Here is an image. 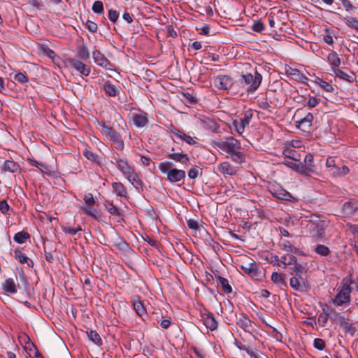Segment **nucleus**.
I'll list each match as a JSON object with an SVG mask.
<instances>
[{
  "mask_svg": "<svg viewBox=\"0 0 358 358\" xmlns=\"http://www.w3.org/2000/svg\"><path fill=\"white\" fill-rule=\"evenodd\" d=\"M358 285L352 277H347L343 279L341 285L338 287L337 294L333 299V303L336 306H343L345 303H350L351 301V293Z\"/></svg>",
  "mask_w": 358,
  "mask_h": 358,
  "instance_id": "1",
  "label": "nucleus"
},
{
  "mask_svg": "<svg viewBox=\"0 0 358 358\" xmlns=\"http://www.w3.org/2000/svg\"><path fill=\"white\" fill-rule=\"evenodd\" d=\"M118 170L127 178V180L136 188L143 186L140 174L128 164L126 159L114 158Z\"/></svg>",
  "mask_w": 358,
  "mask_h": 358,
  "instance_id": "2",
  "label": "nucleus"
},
{
  "mask_svg": "<svg viewBox=\"0 0 358 358\" xmlns=\"http://www.w3.org/2000/svg\"><path fill=\"white\" fill-rule=\"evenodd\" d=\"M326 167L329 175L334 178L345 176L350 171L347 166L343 164L340 159L334 157H327Z\"/></svg>",
  "mask_w": 358,
  "mask_h": 358,
  "instance_id": "3",
  "label": "nucleus"
},
{
  "mask_svg": "<svg viewBox=\"0 0 358 358\" xmlns=\"http://www.w3.org/2000/svg\"><path fill=\"white\" fill-rule=\"evenodd\" d=\"M262 81L261 73L255 71V75L250 73L242 74L240 82L248 93H253L257 90Z\"/></svg>",
  "mask_w": 358,
  "mask_h": 358,
  "instance_id": "4",
  "label": "nucleus"
},
{
  "mask_svg": "<svg viewBox=\"0 0 358 358\" xmlns=\"http://www.w3.org/2000/svg\"><path fill=\"white\" fill-rule=\"evenodd\" d=\"M99 130L103 135L113 142L116 149L120 150L124 149V144L122 138L112 127L106 125L105 123H101L99 124Z\"/></svg>",
  "mask_w": 358,
  "mask_h": 358,
  "instance_id": "5",
  "label": "nucleus"
},
{
  "mask_svg": "<svg viewBox=\"0 0 358 358\" xmlns=\"http://www.w3.org/2000/svg\"><path fill=\"white\" fill-rule=\"evenodd\" d=\"M268 191L278 199L295 202L296 199L280 184L273 182H269L267 187Z\"/></svg>",
  "mask_w": 358,
  "mask_h": 358,
  "instance_id": "6",
  "label": "nucleus"
},
{
  "mask_svg": "<svg viewBox=\"0 0 358 358\" xmlns=\"http://www.w3.org/2000/svg\"><path fill=\"white\" fill-rule=\"evenodd\" d=\"M217 147L229 155L241 148V143L233 137L229 138L225 141L218 143Z\"/></svg>",
  "mask_w": 358,
  "mask_h": 358,
  "instance_id": "7",
  "label": "nucleus"
},
{
  "mask_svg": "<svg viewBox=\"0 0 358 358\" xmlns=\"http://www.w3.org/2000/svg\"><path fill=\"white\" fill-rule=\"evenodd\" d=\"M68 63L71 68L75 69L82 76H88L91 72L90 67L78 59L69 58L68 59Z\"/></svg>",
  "mask_w": 358,
  "mask_h": 358,
  "instance_id": "8",
  "label": "nucleus"
},
{
  "mask_svg": "<svg viewBox=\"0 0 358 358\" xmlns=\"http://www.w3.org/2000/svg\"><path fill=\"white\" fill-rule=\"evenodd\" d=\"M285 71L288 77L296 82L305 84L308 80V78L297 69L286 65Z\"/></svg>",
  "mask_w": 358,
  "mask_h": 358,
  "instance_id": "9",
  "label": "nucleus"
},
{
  "mask_svg": "<svg viewBox=\"0 0 358 358\" xmlns=\"http://www.w3.org/2000/svg\"><path fill=\"white\" fill-rule=\"evenodd\" d=\"M214 83L216 87L222 90H229L233 85L231 78L227 75L217 76L214 80Z\"/></svg>",
  "mask_w": 358,
  "mask_h": 358,
  "instance_id": "10",
  "label": "nucleus"
},
{
  "mask_svg": "<svg viewBox=\"0 0 358 358\" xmlns=\"http://www.w3.org/2000/svg\"><path fill=\"white\" fill-rule=\"evenodd\" d=\"M92 57L94 62L99 66L111 70L113 64L110 61L102 54L99 50H95L92 52Z\"/></svg>",
  "mask_w": 358,
  "mask_h": 358,
  "instance_id": "11",
  "label": "nucleus"
},
{
  "mask_svg": "<svg viewBox=\"0 0 358 358\" xmlns=\"http://www.w3.org/2000/svg\"><path fill=\"white\" fill-rule=\"evenodd\" d=\"M131 120L134 124L138 128L144 127L148 123L147 113L141 110L132 113L131 114Z\"/></svg>",
  "mask_w": 358,
  "mask_h": 358,
  "instance_id": "12",
  "label": "nucleus"
},
{
  "mask_svg": "<svg viewBox=\"0 0 358 358\" xmlns=\"http://www.w3.org/2000/svg\"><path fill=\"white\" fill-rule=\"evenodd\" d=\"M236 324L240 328L247 332H250L252 330V322L246 314L241 313L239 315H236Z\"/></svg>",
  "mask_w": 358,
  "mask_h": 358,
  "instance_id": "13",
  "label": "nucleus"
},
{
  "mask_svg": "<svg viewBox=\"0 0 358 358\" xmlns=\"http://www.w3.org/2000/svg\"><path fill=\"white\" fill-rule=\"evenodd\" d=\"M201 320L206 327L210 331H214L217 328L218 322L213 313L210 312L202 313Z\"/></svg>",
  "mask_w": 358,
  "mask_h": 358,
  "instance_id": "14",
  "label": "nucleus"
},
{
  "mask_svg": "<svg viewBox=\"0 0 358 358\" xmlns=\"http://www.w3.org/2000/svg\"><path fill=\"white\" fill-rule=\"evenodd\" d=\"M186 173L181 169H173L168 173L167 180L172 183L180 182L185 179Z\"/></svg>",
  "mask_w": 358,
  "mask_h": 358,
  "instance_id": "15",
  "label": "nucleus"
},
{
  "mask_svg": "<svg viewBox=\"0 0 358 358\" xmlns=\"http://www.w3.org/2000/svg\"><path fill=\"white\" fill-rule=\"evenodd\" d=\"M103 89L106 95L109 96H117L121 92V87L113 85L110 81L107 80L103 85Z\"/></svg>",
  "mask_w": 358,
  "mask_h": 358,
  "instance_id": "16",
  "label": "nucleus"
},
{
  "mask_svg": "<svg viewBox=\"0 0 358 358\" xmlns=\"http://www.w3.org/2000/svg\"><path fill=\"white\" fill-rule=\"evenodd\" d=\"M313 120V115L310 113H308L303 118L300 120L296 122V127L300 129L307 131L309 130L312 126V122Z\"/></svg>",
  "mask_w": 358,
  "mask_h": 358,
  "instance_id": "17",
  "label": "nucleus"
},
{
  "mask_svg": "<svg viewBox=\"0 0 358 358\" xmlns=\"http://www.w3.org/2000/svg\"><path fill=\"white\" fill-rule=\"evenodd\" d=\"M290 286L292 289L299 292L306 291L305 281L301 276H294L291 278L289 281Z\"/></svg>",
  "mask_w": 358,
  "mask_h": 358,
  "instance_id": "18",
  "label": "nucleus"
},
{
  "mask_svg": "<svg viewBox=\"0 0 358 358\" xmlns=\"http://www.w3.org/2000/svg\"><path fill=\"white\" fill-rule=\"evenodd\" d=\"M338 323L340 327L345 330V333H350L352 335L354 334L355 329L348 316L342 315L338 317Z\"/></svg>",
  "mask_w": 358,
  "mask_h": 358,
  "instance_id": "19",
  "label": "nucleus"
},
{
  "mask_svg": "<svg viewBox=\"0 0 358 358\" xmlns=\"http://www.w3.org/2000/svg\"><path fill=\"white\" fill-rule=\"evenodd\" d=\"M241 268L244 271V273L252 277L257 275L258 266L255 262L244 263L241 264Z\"/></svg>",
  "mask_w": 358,
  "mask_h": 358,
  "instance_id": "20",
  "label": "nucleus"
},
{
  "mask_svg": "<svg viewBox=\"0 0 358 358\" xmlns=\"http://www.w3.org/2000/svg\"><path fill=\"white\" fill-rule=\"evenodd\" d=\"M14 257L21 264H26L28 268H32L34 266V262L23 254L20 250H14Z\"/></svg>",
  "mask_w": 358,
  "mask_h": 358,
  "instance_id": "21",
  "label": "nucleus"
},
{
  "mask_svg": "<svg viewBox=\"0 0 358 358\" xmlns=\"http://www.w3.org/2000/svg\"><path fill=\"white\" fill-rule=\"evenodd\" d=\"M310 234L313 237L321 238L324 234V228L322 224L312 223L309 227Z\"/></svg>",
  "mask_w": 358,
  "mask_h": 358,
  "instance_id": "22",
  "label": "nucleus"
},
{
  "mask_svg": "<svg viewBox=\"0 0 358 358\" xmlns=\"http://www.w3.org/2000/svg\"><path fill=\"white\" fill-rule=\"evenodd\" d=\"M19 287V285H17ZM3 290L8 294H15L17 293V285L13 278H8L2 283Z\"/></svg>",
  "mask_w": 358,
  "mask_h": 358,
  "instance_id": "23",
  "label": "nucleus"
},
{
  "mask_svg": "<svg viewBox=\"0 0 358 358\" xmlns=\"http://www.w3.org/2000/svg\"><path fill=\"white\" fill-rule=\"evenodd\" d=\"M133 307L135 310L136 314L143 317L144 315H146V309L144 306V304L143 302L140 300L139 296H136L133 300Z\"/></svg>",
  "mask_w": 358,
  "mask_h": 358,
  "instance_id": "24",
  "label": "nucleus"
},
{
  "mask_svg": "<svg viewBox=\"0 0 358 358\" xmlns=\"http://www.w3.org/2000/svg\"><path fill=\"white\" fill-rule=\"evenodd\" d=\"M20 170V166L13 160H6L2 166V172L17 173Z\"/></svg>",
  "mask_w": 358,
  "mask_h": 358,
  "instance_id": "25",
  "label": "nucleus"
},
{
  "mask_svg": "<svg viewBox=\"0 0 358 358\" xmlns=\"http://www.w3.org/2000/svg\"><path fill=\"white\" fill-rule=\"evenodd\" d=\"M83 154L88 160L92 163L98 165L101 164V157L96 152L92 151L88 146L85 148Z\"/></svg>",
  "mask_w": 358,
  "mask_h": 358,
  "instance_id": "26",
  "label": "nucleus"
},
{
  "mask_svg": "<svg viewBox=\"0 0 358 358\" xmlns=\"http://www.w3.org/2000/svg\"><path fill=\"white\" fill-rule=\"evenodd\" d=\"M76 52L78 57L82 60H87L90 59V54L86 45L84 43L76 46Z\"/></svg>",
  "mask_w": 358,
  "mask_h": 358,
  "instance_id": "27",
  "label": "nucleus"
},
{
  "mask_svg": "<svg viewBox=\"0 0 358 358\" xmlns=\"http://www.w3.org/2000/svg\"><path fill=\"white\" fill-rule=\"evenodd\" d=\"M167 157L169 159H173L175 162H180L182 164H187L189 161V157H188V155L187 154H183V153H180V152L169 153L167 155Z\"/></svg>",
  "mask_w": 358,
  "mask_h": 358,
  "instance_id": "28",
  "label": "nucleus"
},
{
  "mask_svg": "<svg viewBox=\"0 0 358 358\" xmlns=\"http://www.w3.org/2000/svg\"><path fill=\"white\" fill-rule=\"evenodd\" d=\"M112 187L117 196L122 197L127 196V191L124 185L120 182H113Z\"/></svg>",
  "mask_w": 358,
  "mask_h": 358,
  "instance_id": "29",
  "label": "nucleus"
},
{
  "mask_svg": "<svg viewBox=\"0 0 358 358\" xmlns=\"http://www.w3.org/2000/svg\"><path fill=\"white\" fill-rule=\"evenodd\" d=\"M172 133L178 138L181 139L182 141H185L189 145H194L196 144V141L193 139L192 137L186 134L183 131L179 130V129H174L172 131Z\"/></svg>",
  "mask_w": 358,
  "mask_h": 358,
  "instance_id": "30",
  "label": "nucleus"
},
{
  "mask_svg": "<svg viewBox=\"0 0 358 358\" xmlns=\"http://www.w3.org/2000/svg\"><path fill=\"white\" fill-rule=\"evenodd\" d=\"M327 61L331 65V69H336L341 65V61L338 54L333 51L327 56Z\"/></svg>",
  "mask_w": 358,
  "mask_h": 358,
  "instance_id": "31",
  "label": "nucleus"
},
{
  "mask_svg": "<svg viewBox=\"0 0 358 358\" xmlns=\"http://www.w3.org/2000/svg\"><path fill=\"white\" fill-rule=\"evenodd\" d=\"M232 126L235 131L239 135H241L245 131V127H248L249 125L245 124V122L239 118L233 120Z\"/></svg>",
  "mask_w": 358,
  "mask_h": 358,
  "instance_id": "32",
  "label": "nucleus"
},
{
  "mask_svg": "<svg viewBox=\"0 0 358 358\" xmlns=\"http://www.w3.org/2000/svg\"><path fill=\"white\" fill-rule=\"evenodd\" d=\"M332 71L334 73V74L336 75V77H338L341 79L346 80L349 83L354 82L355 78H354L353 75L352 76L348 75V73H346L345 72L343 71L342 70H341L339 69H332Z\"/></svg>",
  "mask_w": 358,
  "mask_h": 358,
  "instance_id": "33",
  "label": "nucleus"
},
{
  "mask_svg": "<svg viewBox=\"0 0 358 358\" xmlns=\"http://www.w3.org/2000/svg\"><path fill=\"white\" fill-rule=\"evenodd\" d=\"M330 312H333L332 310H326L324 308L322 313L318 315L317 321L320 327H324L326 325L330 315Z\"/></svg>",
  "mask_w": 358,
  "mask_h": 358,
  "instance_id": "34",
  "label": "nucleus"
},
{
  "mask_svg": "<svg viewBox=\"0 0 358 358\" xmlns=\"http://www.w3.org/2000/svg\"><path fill=\"white\" fill-rule=\"evenodd\" d=\"M217 278L219 280V283L220 284L224 292L226 294L231 293L232 287L229 285L228 280L224 277L220 276V275H217Z\"/></svg>",
  "mask_w": 358,
  "mask_h": 358,
  "instance_id": "35",
  "label": "nucleus"
},
{
  "mask_svg": "<svg viewBox=\"0 0 358 358\" xmlns=\"http://www.w3.org/2000/svg\"><path fill=\"white\" fill-rule=\"evenodd\" d=\"M358 209V204L356 202L348 201L343 204V210L348 215L354 214Z\"/></svg>",
  "mask_w": 358,
  "mask_h": 358,
  "instance_id": "36",
  "label": "nucleus"
},
{
  "mask_svg": "<svg viewBox=\"0 0 358 358\" xmlns=\"http://www.w3.org/2000/svg\"><path fill=\"white\" fill-rule=\"evenodd\" d=\"M294 171L304 176H310V174L313 173L312 169H310V167H308L307 166L302 163L297 164L296 166H295Z\"/></svg>",
  "mask_w": 358,
  "mask_h": 358,
  "instance_id": "37",
  "label": "nucleus"
},
{
  "mask_svg": "<svg viewBox=\"0 0 358 358\" xmlns=\"http://www.w3.org/2000/svg\"><path fill=\"white\" fill-rule=\"evenodd\" d=\"M201 124L208 130L215 131L217 129L215 122L208 117L201 119Z\"/></svg>",
  "mask_w": 358,
  "mask_h": 358,
  "instance_id": "38",
  "label": "nucleus"
},
{
  "mask_svg": "<svg viewBox=\"0 0 358 358\" xmlns=\"http://www.w3.org/2000/svg\"><path fill=\"white\" fill-rule=\"evenodd\" d=\"M227 157L237 164H241L245 162V155L243 152L239 151V150L228 155Z\"/></svg>",
  "mask_w": 358,
  "mask_h": 358,
  "instance_id": "39",
  "label": "nucleus"
},
{
  "mask_svg": "<svg viewBox=\"0 0 358 358\" xmlns=\"http://www.w3.org/2000/svg\"><path fill=\"white\" fill-rule=\"evenodd\" d=\"M30 237L29 233L24 231H21L20 232H17L15 234L14 237H13V240L17 243H24L26 242V241L27 239H29Z\"/></svg>",
  "mask_w": 358,
  "mask_h": 358,
  "instance_id": "40",
  "label": "nucleus"
},
{
  "mask_svg": "<svg viewBox=\"0 0 358 358\" xmlns=\"http://www.w3.org/2000/svg\"><path fill=\"white\" fill-rule=\"evenodd\" d=\"M314 251L316 254L322 257L327 256L331 252L330 249L327 246L322 244H318L315 247Z\"/></svg>",
  "mask_w": 358,
  "mask_h": 358,
  "instance_id": "41",
  "label": "nucleus"
},
{
  "mask_svg": "<svg viewBox=\"0 0 358 358\" xmlns=\"http://www.w3.org/2000/svg\"><path fill=\"white\" fill-rule=\"evenodd\" d=\"M87 334L89 339L94 342L96 345H101L102 344V340L96 331L91 330Z\"/></svg>",
  "mask_w": 358,
  "mask_h": 358,
  "instance_id": "42",
  "label": "nucleus"
},
{
  "mask_svg": "<svg viewBox=\"0 0 358 358\" xmlns=\"http://www.w3.org/2000/svg\"><path fill=\"white\" fill-rule=\"evenodd\" d=\"M283 154L285 156H286L293 160H295V161L300 160L299 153L294 150H292L290 148H286L283 150Z\"/></svg>",
  "mask_w": 358,
  "mask_h": 358,
  "instance_id": "43",
  "label": "nucleus"
},
{
  "mask_svg": "<svg viewBox=\"0 0 358 358\" xmlns=\"http://www.w3.org/2000/svg\"><path fill=\"white\" fill-rule=\"evenodd\" d=\"M201 174L202 169L197 166L192 167L188 171V176L191 179H195L199 176H201Z\"/></svg>",
  "mask_w": 358,
  "mask_h": 358,
  "instance_id": "44",
  "label": "nucleus"
},
{
  "mask_svg": "<svg viewBox=\"0 0 358 358\" xmlns=\"http://www.w3.org/2000/svg\"><path fill=\"white\" fill-rule=\"evenodd\" d=\"M173 164L171 162H163L159 164L158 168L159 171L163 173H166V176H168V173L170 170L172 169Z\"/></svg>",
  "mask_w": 358,
  "mask_h": 358,
  "instance_id": "45",
  "label": "nucleus"
},
{
  "mask_svg": "<svg viewBox=\"0 0 358 358\" xmlns=\"http://www.w3.org/2000/svg\"><path fill=\"white\" fill-rule=\"evenodd\" d=\"M62 229L65 234L71 235H76L78 231H82V228L79 225L76 228H72L69 225H63L62 226Z\"/></svg>",
  "mask_w": 358,
  "mask_h": 358,
  "instance_id": "46",
  "label": "nucleus"
},
{
  "mask_svg": "<svg viewBox=\"0 0 358 358\" xmlns=\"http://www.w3.org/2000/svg\"><path fill=\"white\" fill-rule=\"evenodd\" d=\"M344 23L349 27L353 28L358 31V20L355 17H345L343 20Z\"/></svg>",
  "mask_w": 358,
  "mask_h": 358,
  "instance_id": "47",
  "label": "nucleus"
},
{
  "mask_svg": "<svg viewBox=\"0 0 358 358\" xmlns=\"http://www.w3.org/2000/svg\"><path fill=\"white\" fill-rule=\"evenodd\" d=\"M290 269L292 270L291 273L294 274L295 276H301V274L306 271L305 267L297 263L294 264V266L291 267Z\"/></svg>",
  "mask_w": 358,
  "mask_h": 358,
  "instance_id": "48",
  "label": "nucleus"
},
{
  "mask_svg": "<svg viewBox=\"0 0 358 358\" xmlns=\"http://www.w3.org/2000/svg\"><path fill=\"white\" fill-rule=\"evenodd\" d=\"M313 155L310 153L307 154L304 157V164L312 169L313 173L315 172V166L313 164Z\"/></svg>",
  "mask_w": 358,
  "mask_h": 358,
  "instance_id": "49",
  "label": "nucleus"
},
{
  "mask_svg": "<svg viewBox=\"0 0 358 358\" xmlns=\"http://www.w3.org/2000/svg\"><path fill=\"white\" fill-rule=\"evenodd\" d=\"M217 170L223 173V174H231V166L230 164L225 162H223V163H221L220 164H219L217 166Z\"/></svg>",
  "mask_w": 358,
  "mask_h": 358,
  "instance_id": "50",
  "label": "nucleus"
},
{
  "mask_svg": "<svg viewBox=\"0 0 358 358\" xmlns=\"http://www.w3.org/2000/svg\"><path fill=\"white\" fill-rule=\"evenodd\" d=\"M271 280L275 284H277L278 285H285V280L282 278V275L280 273H277V272H273L272 273V275H271Z\"/></svg>",
  "mask_w": 358,
  "mask_h": 358,
  "instance_id": "51",
  "label": "nucleus"
},
{
  "mask_svg": "<svg viewBox=\"0 0 358 358\" xmlns=\"http://www.w3.org/2000/svg\"><path fill=\"white\" fill-rule=\"evenodd\" d=\"M252 29L254 31L261 33L262 31L265 29V25L261 20L254 21L253 24L252 26Z\"/></svg>",
  "mask_w": 358,
  "mask_h": 358,
  "instance_id": "52",
  "label": "nucleus"
},
{
  "mask_svg": "<svg viewBox=\"0 0 358 358\" xmlns=\"http://www.w3.org/2000/svg\"><path fill=\"white\" fill-rule=\"evenodd\" d=\"M92 10L96 14H101L103 12V3L101 1H96L94 2Z\"/></svg>",
  "mask_w": 358,
  "mask_h": 358,
  "instance_id": "53",
  "label": "nucleus"
},
{
  "mask_svg": "<svg viewBox=\"0 0 358 358\" xmlns=\"http://www.w3.org/2000/svg\"><path fill=\"white\" fill-rule=\"evenodd\" d=\"M107 210L109 213L113 215L121 216L122 213L120 210L117 208L115 206H114L112 203H108L106 206Z\"/></svg>",
  "mask_w": 358,
  "mask_h": 358,
  "instance_id": "54",
  "label": "nucleus"
},
{
  "mask_svg": "<svg viewBox=\"0 0 358 358\" xmlns=\"http://www.w3.org/2000/svg\"><path fill=\"white\" fill-rule=\"evenodd\" d=\"M14 79L21 84H27L29 82L27 76L22 72L16 73L14 76Z\"/></svg>",
  "mask_w": 358,
  "mask_h": 358,
  "instance_id": "55",
  "label": "nucleus"
},
{
  "mask_svg": "<svg viewBox=\"0 0 358 358\" xmlns=\"http://www.w3.org/2000/svg\"><path fill=\"white\" fill-rule=\"evenodd\" d=\"M83 200L86 205L89 206H92L96 204V201L92 193L85 194Z\"/></svg>",
  "mask_w": 358,
  "mask_h": 358,
  "instance_id": "56",
  "label": "nucleus"
},
{
  "mask_svg": "<svg viewBox=\"0 0 358 358\" xmlns=\"http://www.w3.org/2000/svg\"><path fill=\"white\" fill-rule=\"evenodd\" d=\"M252 117H253L252 110H248L244 113L243 116L242 117H240V119L241 120H243L245 122V124L249 125Z\"/></svg>",
  "mask_w": 358,
  "mask_h": 358,
  "instance_id": "57",
  "label": "nucleus"
},
{
  "mask_svg": "<svg viewBox=\"0 0 358 358\" xmlns=\"http://www.w3.org/2000/svg\"><path fill=\"white\" fill-rule=\"evenodd\" d=\"M313 346L319 350H322L324 349L326 344L323 339L317 338L313 341Z\"/></svg>",
  "mask_w": 358,
  "mask_h": 358,
  "instance_id": "58",
  "label": "nucleus"
},
{
  "mask_svg": "<svg viewBox=\"0 0 358 358\" xmlns=\"http://www.w3.org/2000/svg\"><path fill=\"white\" fill-rule=\"evenodd\" d=\"M42 52L50 58H53L55 56V52L51 50L48 45H43L41 47Z\"/></svg>",
  "mask_w": 358,
  "mask_h": 358,
  "instance_id": "59",
  "label": "nucleus"
},
{
  "mask_svg": "<svg viewBox=\"0 0 358 358\" xmlns=\"http://www.w3.org/2000/svg\"><path fill=\"white\" fill-rule=\"evenodd\" d=\"M85 27L89 31L92 33L96 32L98 28L97 24L95 22L89 20H87L85 23Z\"/></svg>",
  "mask_w": 358,
  "mask_h": 358,
  "instance_id": "60",
  "label": "nucleus"
},
{
  "mask_svg": "<svg viewBox=\"0 0 358 358\" xmlns=\"http://www.w3.org/2000/svg\"><path fill=\"white\" fill-rule=\"evenodd\" d=\"M319 85L326 92H333L334 91V87L327 81L323 80Z\"/></svg>",
  "mask_w": 358,
  "mask_h": 358,
  "instance_id": "61",
  "label": "nucleus"
},
{
  "mask_svg": "<svg viewBox=\"0 0 358 358\" xmlns=\"http://www.w3.org/2000/svg\"><path fill=\"white\" fill-rule=\"evenodd\" d=\"M342 6L346 11L355 10L357 9V8L353 6L349 0H343Z\"/></svg>",
  "mask_w": 358,
  "mask_h": 358,
  "instance_id": "62",
  "label": "nucleus"
},
{
  "mask_svg": "<svg viewBox=\"0 0 358 358\" xmlns=\"http://www.w3.org/2000/svg\"><path fill=\"white\" fill-rule=\"evenodd\" d=\"M240 349L244 350L251 358H260L259 356L251 348L243 347L240 348Z\"/></svg>",
  "mask_w": 358,
  "mask_h": 358,
  "instance_id": "63",
  "label": "nucleus"
},
{
  "mask_svg": "<svg viewBox=\"0 0 358 358\" xmlns=\"http://www.w3.org/2000/svg\"><path fill=\"white\" fill-rule=\"evenodd\" d=\"M119 17V13L115 10H110L108 12V18L113 22H115Z\"/></svg>",
  "mask_w": 358,
  "mask_h": 358,
  "instance_id": "64",
  "label": "nucleus"
}]
</instances>
